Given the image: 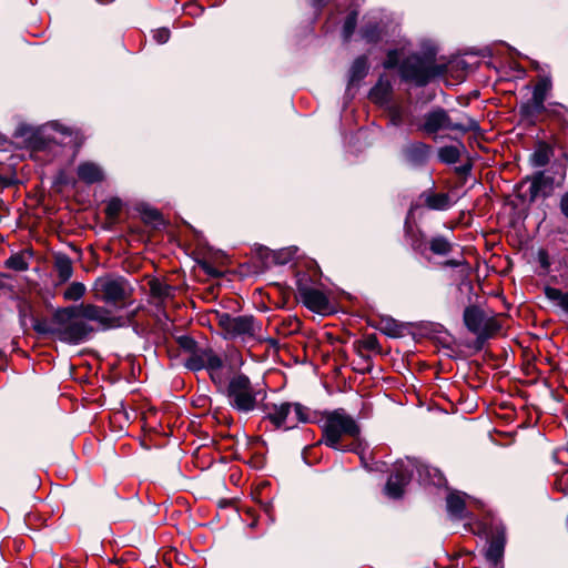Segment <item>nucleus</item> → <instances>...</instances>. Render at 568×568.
Segmentation results:
<instances>
[{
  "label": "nucleus",
  "mask_w": 568,
  "mask_h": 568,
  "mask_svg": "<svg viewBox=\"0 0 568 568\" xmlns=\"http://www.w3.org/2000/svg\"><path fill=\"white\" fill-rule=\"evenodd\" d=\"M322 433L321 443L327 447L362 454L361 427L344 409H335L325 415Z\"/></svg>",
  "instance_id": "obj_1"
},
{
  "label": "nucleus",
  "mask_w": 568,
  "mask_h": 568,
  "mask_svg": "<svg viewBox=\"0 0 568 568\" xmlns=\"http://www.w3.org/2000/svg\"><path fill=\"white\" fill-rule=\"evenodd\" d=\"M414 469L417 470L418 477L423 483H432L440 485L443 481L442 474L427 465L420 464L416 459H399L394 465V473L389 476L385 494L394 499L400 498L404 494V487L409 483Z\"/></svg>",
  "instance_id": "obj_2"
},
{
  "label": "nucleus",
  "mask_w": 568,
  "mask_h": 568,
  "mask_svg": "<svg viewBox=\"0 0 568 568\" xmlns=\"http://www.w3.org/2000/svg\"><path fill=\"white\" fill-rule=\"evenodd\" d=\"M93 331L81 317L79 305L60 307L54 312L53 336L61 342L78 345L89 338Z\"/></svg>",
  "instance_id": "obj_3"
},
{
  "label": "nucleus",
  "mask_w": 568,
  "mask_h": 568,
  "mask_svg": "<svg viewBox=\"0 0 568 568\" xmlns=\"http://www.w3.org/2000/svg\"><path fill=\"white\" fill-rule=\"evenodd\" d=\"M446 72L445 64L435 62V51L430 50L423 55L412 54L400 65L402 78L418 87L426 85L433 78Z\"/></svg>",
  "instance_id": "obj_4"
},
{
  "label": "nucleus",
  "mask_w": 568,
  "mask_h": 568,
  "mask_svg": "<svg viewBox=\"0 0 568 568\" xmlns=\"http://www.w3.org/2000/svg\"><path fill=\"white\" fill-rule=\"evenodd\" d=\"M478 123L471 118L466 116L463 121H454L448 112L443 108H434L423 116V123L418 125V130L428 135L436 134L438 131L450 130L462 133L477 131Z\"/></svg>",
  "instance_id": "obj_5"
},
{
  "label": "nucleus",
  "mask_w": 568,
  "mask_h": 568,
  "mask_svg": "<svg viewBox=\"0 0 568 568\" xmlns=\"http://www.w3.org/2000/svg\"><path fill=\"white\" fill-rule=\"evenodd\" d=\"M226 394L230 405L243 413L251 412L255 408L257 396L261 390H257L251 383L250 378L244 374H236L231 377Z\"/></svg>",
  "instance_id": "obj_6"
},
{
  "label": "nucleus",
  "mask_w": 568,
  "mask_h": 568,
  "mask_svg": "<svg viewBox=\"0 0 568 568\" xmlns=\"http://www.w3.org/2000/svg\"><path fill=\"white\" fill-rule=\"evenodd\" d=\"M267 418L276 428L292 429L310 420L308 409L300 403L282 402L266 406Z\"/></svg>",
  "instance_id": "obj_7"
},
{
  "label": "nucleus",
  "mask_w": 568,
  "mask_h": 568,
  "mask_svg": "<svg viewBox=\"0 0 568 568\" xmlns=\"http://www.w3.org/2000/svg\"><path fill=\"white\" fill-rule=\"evenodd\" d=\"M216 320L225 338L254 337L261 329L255 318L248 315L231 316L229 313H217Z\"/></svg>",
  "instance_id": "obj_8"
},
{
  "label": "nucleus",
  "mask_w": 568,
  "mask_h": 568,
  "mask_svg": "<svg viewBox=\"0 0 568 568\" xmlns=\"http://www.w3.org/2000/svg\"><path fill=\"white\" fill-rule=\"evenodd\" d=\"M184 366L192 372L206 369L211 378L214 379L223 367V359L211 347L199 346L193 354L185 358Z\"/></svg>",
  "instance_id": "obj_9"
},
{
  "label": "nucleus",
  "mask_w": 568,
  "mask_h": 568,
  "mask_svg": "<svg viewBox=\"0 0 568 568\" xmlns=\"http://www.w3.org/2000/svg\"><path fill=\"white\" fill-rule=\"evenodd\" d=\"M464 323L471 333L480 338H487L500 328L494 317L487 316L485 312L477 306H468L465 308Z\"/></svg>",
  "instance_id": "obj_10"
},
{
  "label": "nucleus",
  "mask_w": 568,
  "mask_h": 568,
  "mask_svg": "<svg viewBox=\"0 0 568 568\" xmlns=\"http://www.w3.org/2000/svg\"><path fill=\"white\" fill-rule=\"evenodd\" d=\"M94 297L108 304H118L126 298L125 283L121 278L99 277L94 281Z\"/></svg>",
  "instance_id": "obj_11"
},
{
  "label": "nucleus",
  "mask_w": 568,
  "mask_h": 568,
  "mask_svg": "<svg viewBox=\"0 0 568 568\" xmlns=\"http://www.w3.org/2000/svg\"><path fill=\"white\" fill-rule=\"evenodd\" d=\"M79 310L82 318L95 322L102 331L123 325L121 317L113 316L111 312L104 307L94 304H80Z\"/></svg>",
  "instance_id": "obj_12"
},
{
  "label": "nucleus",
  "mask_w": 568,
  "mask_h": 568,
  "mask_svg": "<svg viewBox=\"0 0 568 568\" xmlns=\"http://www.w3.org/2000/svg\"><path fill=\"white\" fill-rule=\"evenodd\" d=\"M551 89V80L548 77L541 78L535 85L531 99L521 105L525 115H536L545 110V101Z\"/></svg>",
  "instance_id": "obj_13"
},
{
  "label": "nucleus",
  "mask_w": 568,
  "mask_h": 568,
  "mask_svg": "<svg viewBox=\"0 0 568 568\" xmlns=\"http://www.w3.org/2000/svg\"><path fill=\"white\" fill-rule=\"evenodd\" d=\"M298 294L303 304L311 311L324 313L329 307V301L326 294L317 288L300 284Z\"/></svg>",
  "instance_id": "obj_14"
},
{
  "label": "nucleus",
  "mask_w": 568,
  "mask_h": 568,
  "mask_svg": "<svg viewBox=\"0 0 568 568\" xmlns=\"http://www.w3.org/2000/svg\"><path fill=\"white\" fill-rule=\"evenodd\" d=\"M430 146L424 142H410L403 150L405 160L412 165H423L430 154Z\"/></svg>",
  "instance_id": "obj_15"
},
{
  "label": "nucleus",
  "mask_w": 568,
  "mask_h": 568,
  "mask_svg": "<svg viewBox=\"0 0 568 568\" xmlns=\"http://www.w3.org/2000/svg\"><path fill=\"white\" fill-rule=\"evenodd\" d=\"M552 178L546 176L542 172L537 173L529 186L530 201H535L539 196H548L552 189Z\"/></svg>",
  "instance_id": "obj_16"
},
{
  "label": "nucleus",
  "mask_w": 568,
  "mask_h": 568,
  "mask_svg": "<svg viewBox=\"0 0 568 568\" xmlns=\"http://www.w3.org/2000/svg\"><path fill=\"white\" fill-rule=\"evenodd\" d=\"M77 173L79 179L87 184L101 182L104 178L101 166L90 161L80 163Z\"/></svg>",
  "instance_id": "obj_17"
},
{
  "label": "nucleus",
  "mask_w": 568,
  "mask_h": 568,
  "mask_svg": "<svg viewBox=\"0 0 568 568\" xmlns=\"http://www.w3.org/2000/svg\"><path fill=\"white\" fill-rule=\"evenodd\" d=\"M446 508L452 519L460 520L467 517L465 499L458 493H450L447 496Z\"/></svg>",
  "instance_id": "obj_18"
},
{
  "label": "nucleus",
  "mask_w": 568,
  "mask_h": 568,
  "mask_svg": "<svg viewBox=\"0 0 568 568\" xmlns=\"http://www.w3.org/2000/svg\"><path fill=\"white\" fill-rule=\"evenodd\" d=\"M505 542V531L504 529H498L489 541V546L486 550V558L495 564L499 561L504 555Z\"/></svg>",
  "instance_id": "obj_19"
},
{
  "label": "nucleus",
  "mask_w": 568,
  "mask_h": 568,
  "mask_svg": "<svg viewBox=\"0 0 568 568\" xmlns=\"http://www.w3.org/2000/svg\"><path fill=\"white\" fill-rule=\"evenodd\" d=\"M54 270L60 283L68 282L73 275V265L71 258L62 253L54 256Z\"/></svg>",
  "instance_id": "obj_20"
},
{
  "label": "nucleus",
  "mask_w": 568,
  "mask_h": 568,
  "mask_svg": "<svg viewBox=\"0 0 568 568\" xmlns=\"http://www.w3.org/2000/svg\"><path fill=\"white\" fill-rule=\"evenodd\" d=\"M149 285L151 295L160 302H164L165 300L174 296L175 288L162 281L152 280Z\"/></svg>",
  "instance_id": "obj_21"
},
{
  "label": "nucleus",
  "mask_w": 568,
  "mask_h": 568,
  "mask_svg": "<svg viewBox=\"0 0 568 568\" xmlns=\"http://www.w3.org/2000/svg\"><path fill=\"white\" fill-rule=\"evenodd\" d=\"M425 204L432 210L445 211L449 209L450 200L445 193L426 194Z\"/></svg>",
  "instance_id": "obj_22"
},
{
  "label": "nucleus",
  "mask_w": 568,
  "mask_h": 568,
  "mask_svg": "<svg viewBox=\"0 0 568 568\" xmlns=\"http://www.w3.org/2000/svg\"><path fill=\"white\" fill-rule=\"evenodd\" d=\"M390 93V84L388 81L379 80L371 90L369 98L376 103H385L388 101Z\"/></svg>",
  "instance_id": "obj_23"
},
{
  "label": "nucleus",
  "mask_w": 568,
  "mask_h": 568,
  "mask_svg": "<svg viewBox=\"0 0 568 568\" xmlns=\"http://www.w3.org/2000/svg\"><path fill=\"white\" fill-rule=\"evenodd\" d=\"M368 70L367 59L365 57H358L349 69V82L354 83L362 80Z\"/></svg>",
  "instance_id": "obj_24"
},
{
  "label": "nucleus",
  "mask_w": 568,
  "mask_h": 568,
  "mask_svg": "<svg viewBox=\"0 0 568 568\" xmlns=\"http://www.w3.org/2000/svg\"><path fill=\"white\" fill-rule=\"evenodd\" d=\"M85 292H87V287L83 283L72 282L64 290L62 296L65 301L78 302L85 295Z\"/></svg>",
  "instance_id": "obj_25"
},
{
  "label": "nucleus",
  "mask_w": 568,
  "mask_h": 568,
  "mask_svg": "<svg viewBox=\"0 0 568 568\" xmlns=\"http://www.w3.org/2000/svg\"><path fill=\"white\" fill-rule=\"evenodd\" d=\"M438 158L443 163L454 164L459 161L460 152L457 146L446 145L438 150Z\"/></svg>",
  "instance_id": "obj_26"
},
{
  "label": "nucleus",
  "mask_w": 568,
  "mask_h": 568,
  "mask_svg": "<svg viewBox=\"0 0 568 568\" xmlns=\"http://www.w3.org/2000/svg\"><path fill=\"white\" fill-rule=\"evenodd\" d=\"M430 251L437 255H447L452 251V244L443 236H435L429 242Z\"/></svg>",
  "instance_id": "obj_27"
},
{
  "label": "nucleus",
  "mask_w": 568,
  "mask_h": 568,
  "mask_svg": "<svg viewBox=\"0 0 568 568\" xmlns=\"http://www.w3.org/2000/svg\"><path fill=\"white\" fill-rule=\"evenodd\" d=\"M546 296L560 306L566 313H568V294L562 293L558 288L547 287Z\"/></svg>",
  "instance_id": "obj_28"
},
{
  "label": "nucleus",
  "mask_w": 568,
  "mask_h": 568,
  "mask_svg": "<svg viewBox=\"0 0 568 568\" xmlns=\"http://www.w3.org/2000/svg\"><path fill=\"white\" fill-rule=\"evenodd\" d=\"M179 346L189 355L193 354L199 347L196 341L189 335H181L176 338Z\"/></svg>",
  "instance_id": "obj_29"
},
{
  "label": "nucleus",
  "mask_w": 568,
  "mask_h": 568,
  "mask_svg": "<svg viewBox=\"0 0 568 568\" xmlns=\"http://www.w3.org/2000/svg\"><path fill=\"white\" fill-rule=\"evenodd\" d=\"M534 166H545L549 162V150L547 148L538 149L531 156Z\"/></svg>",
  "instance_id": "obj_30"
},
{
  "label": "nucleus",
  "mask_w": 568,
  "mask_h": 568,
  "mask_svg": "<svg viewBox=\"0 0 568 568\" xmlns=\"http://www.w3.org/2000/svg\"><path fill=\"white\" fill-rule=\"evenodd\" d=\"M357 22V14L355 12H352L347 16L345 19L344 26H343V34L344 39L348 40L349 37L353 34Z\"/></svg>",
  "instance_id": "obj_31"
},
{
  "label": "nucleus",
  "mask_w": 568,
  "mask_h": 568,
  "mask_svg": "<svg viewBox=\"0 0 568 568\" xmlns=\"http://www.w3.org/2000/svg\"><path fill=\"white\" fill-rule=\"evenodd\" d=\"M295 252L296 250L288 247L273 253L274 262L276 264H286L294 257Z\"/></svg>",
  "instance_id": "obj_32"
},
{
  "label": "nucleus",
  "mask_w": 568,
  "mask_h": 568,
  "mask_svg": "<svg viewBox=\"0 0 568 568\" xmlns=\"http://www.w3.org/2000/svg\"><path fill=\"white\" fill-rule=\"evenodd\" d=\"M33 328L40 334H51L53 335L54 328V314L52 315L51 321L48 323L45 321H33Z\"/></svg>",
  "instance_id": "obj_33"
},
{
  "label": "nucleus",
  "mask_w": 568,
  "mask_h": 568,
  "mask_svg": "<svg viewBox=\"0 0 568 568\" xmlns=\"http://www.w3.org/2000/svg\"><path fill=\"white\" fill-rule=\"evenodd\" d=\"M363 38L368 42H375L381 38V30L377 24H367L362 30Z\"/></svg>",
  "instance_id": "obj_34"
},
{
  "label": "nucleus",
  "mask_w": 568,
  "mask_h": 568,
  "mask_svg": "<svg viewBox=\"0 0 568 568\" xmlns=\"http://www.w3.org/2000/svg\"><path fill=\"white\" fill-rule=\"evenodd\" d=\"M7 265L16 271H26L28 268V263L21 256L18 255L11 256L7 261Z\"/></svg>",
  "instance_id": "obj_35"
},
{
  "label": "nucleus",
  "mask_w": 568,
  "mask_h": 568,
  "mask_svg": "<svg viewBox=\"0 0 568 568\" xmlns=\"http://www.w3.org/2000/svg\"><path fill=\"white\" fill-rule=\"evenodd\" d=\"M400 54L397 50H390L387 53V58L384 61V68L386 69H393L395 68L399 62Z\"/></svg>",
  "instance_id": "obj_36"
},
{
  "label": "nucleus",
  "mask_w": 568,
  "mask_h": 568,
  "mask_svg": "<svg viewBox=\"0 0 568 568\" xmlns=\"http://www.w3.org/2000/svg\"><path fill=\"white\" fill-rule=\"evenodd\" d=\"M153 38L158 43L163 44L170 39V30L166 28L158 29L154 31Z\"/></svg>",
  "instance_id": "obj_37"
},
{
  "label": "nucleus",
  "mask_w": 568,
  "mask_h": 568,
  "mask_svg": "<svg viewBox=\"0 0 568 568\" xmlns=\"http://www.w3.org/2000/svg\"><path fill=\"white\" fill-rule=\"evenodd\" d=\"M121 206H122V204H121L120 200L110 201L106 206V214L110 217H115L120 213Z\"/></svg>",
  "instance_id": "obj_38"
},
{
  "label": "nucleus",
  "mask_w": 568,
  "mask_h": 568,
  "mask_svg": "<svg viewBox=\"0 0 568 568\" xmlns=\"http://www.w3.org/2000/svg\"><path fill=\"white\" fill-rule=\"evenodd\" d=\"M363 346L368 351H376L379 346L377 337L374 334L366 335L363 339Z\"/></svg>",
  "instance_id": "obj_39"
},
{
  "label": "nucleus",
  "mask_w": 568,
  "mask_h": 568,
  "mask_svg": "<svg viewBox=\"0 0 568 568\" xmlns=\"http://www.w3.org/2000/svg\"><path fill=\"white\" fill-rule=\"evenodd\" d=\"M395 328H397V324L392 321V320H387L385 321V332L390 335V336H395L396 335V331Z\"/></svg>",
  "instance_id": "obj_40"
},
{
  "label": "nucleus",
  "mask_w": 568,
  "mask_h": 568,
  "mask_svg": "<svg viewBox=\"0 0 568 568\" xmlns=\"http://www.w3.org/2000/svg\"><path fill=\"white\" fill-rule=\"evenodd\" d=\"M560 211L568 219V191L560 199Z\"/></svg>",
  "instance_id": "obj_41"
},
{
  "label": "nucleus",
  "mask_w": 568,
  "mask_h": 568,
  "mask_svg": "<svg viewBox=\"0 0 568 568\" xmlns=\"http://www.w3.org/2000/svg\"><path fill=\"white\" fill-rule=\"evenodd\" d=\"M145 217L150 221H159L160 213L155 210H150V211L145 212Z\"/></svg>",
  "instance_id": "obj_42"
},
{
  "label": "nucleus",
  "mask_w": 568,
  "mask_h": 568,
  "mask_svg": "<svg viewBox=\"0 0 568 568\" xmlns=\"http://www.w3.org/2000/svg\"><path fill=\"white\" fill-rule=\"evenodd\" d=\"M203 270L210 274V275H213V276H219L220 273L217 271H215L214 268H212L211 266H209L207 264H204L203 265Z\"/></svg>",
  "instance_id": "obj_43"
},
{
  "label": "nucleus",
  "mask_w": 568,
  "mask_h": 568,
  "mask_svg": "<svg viewBox=\"0 0 568 568\" xmlns=\"http://www.w3.org/2000/svg\"><path fill=\"white\" fill-rule=\"evenodd\" d=\"M462 263L459 261H456V260H448L445 262V265L446 266H450V267H457L459 266Z\"/></svg>",
  "instance_id": "obj_44"
},
{
  "label": "nucleus",
  "mask_w": 568,
  "mask_h": 568,
  "mask_svg": "<svg viewBox=\"0 0 568 568\" xmlns=\"http://www.w3.org/2000/svg\"><path fill=\"white\" fill-rule=\"evenodd\" d=\"M322 2L323 0H313L314 6H321Z\"/></svg>",
  "instance_id": "obj_45"
},
{
  "label": "nucleus",
  "mask_w": 568,
  "mask_h": 568,
  "mask_svg": "<svg viewBox=\"0 0 568 568\" xmlns=\"http://www.w3.org/2000/svg\"><path fill=\"white\" fill-rule=\"evenodd\" d=\"M20 317H21L22 324H24V320H23L24 314L22 313V311L20 312Z\"/></svg>",
  "instance_id": "obj_46"
}]
</instances>
